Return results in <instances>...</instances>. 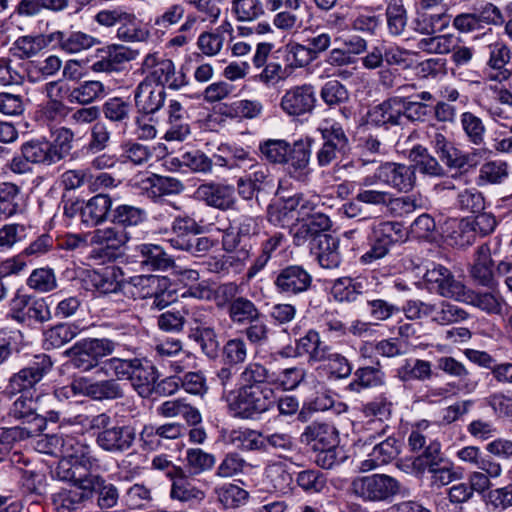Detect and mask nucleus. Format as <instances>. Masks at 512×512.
Masks as SVG:
<instances>
[{
    "label": "nucleus",
    "mask_w": 512,
    "mask_h": 512,
    "mask_svg": "<svg viewBox=\"0 0 512 512\" xmlns=\"http://www.w3.org/2000/svg\"><path fill=\"white\" fill-rule=\"evenodd\" d=\"M297 200L288 197L282 201L272 203L267 209L268 221L280 227L288 226L293 220H296Z\"/></svg>",
    "instance_id": "55"
},
{
    "label": "nucleus",
    "mask_w": 512,
    "mask_h": 512,
    "mask_svg": "<svg viewBox=\"0 0 512 512\" xmlns=\"http://www.w3.org/2000/svg\"><path fill=\"white\" fill-rule=\"evenodd\" d=\"M81 487L89 492V499L93 492L98 494V504L103 508H111L117 504L119 494L117 488L98 475H88L81 481Z\"/></svg>",
    "instance_id": "36"
},
{
    "label": "nucleus",
    "mask_w": 512,
    "mask_h": 512,
    "mask_svg": "<svg viewBox=\"0 0 512 512\" xmlns=\"http://www.w3.org/2000/svg\"><path fill=\"white\" fill-rule=\"evenodd\" d=\"M312 283V275L301 265H288L277 271L273 278L276 292L286 297L306 293Z\"/></svg>",
    "instance_id": "11"
},
{
    "label": "nucleus",
    "mask_w": 512,
    "mask_h": 512,
    "mask_svg": "<svg viewBox=\"0 0 512 512\" xmlns=\"http://www.w3.org/2000/svg\"><path fill=\"white\" fill-rule=\"evenodd\" d=\"M338 441L337 429L326 422H312L304 428L300 435V442L312 445L313 449L336 447Z\"/></svg>",
    "instance_id": "26"
},
{
    "label": "nucleus",
    "mask_w": 512,
    "mask_h": 512,
    "mask_svg": "<svg viewBox=\"0 0 512 512\" xmlns=\"http://www.w3.org/2000/svg\"><path fill=\"white\" fill-rule=\"evenodd\" d=\"M68 92L67 99L70 103L87 105L105 95V87L102 82L96 80L84 81Z\"/></svg>",
    "instance_id": "52"
},
{
    "label": "nucleus",
    "mask_w": 512,
    "mask_h": 512,
    "mask_svg": "<svg viewBox=\"0 0 512 512\" xmlns=\"http://www.w3.org/2000/svg\"><path fill=\"white\" fill-rule=\"evenodd\" d=\"M460 125L466 140L474 146L485 145L486 127L483 120L472 112L460 115Z\"/></svg>",
    "instance_id": "54"
},
{
    "label": "nucleus",
    "mask_w": 512,
    "mask_h": 512,
    "mask_svg": "<svg viewBox=\"0 0 512 512\" xmlns=\"http://www.w3.org/2000/svg\"><path fill=\"white\" fill-rule=\"evenodd\" d=\"M79 323H60L44 331V346L47 350L64 346L75 339L82 331Z\"/></svg>",
    "instance_id": "40"
},
{
    "label": "nucleus",
    "mask_w": 512,
    "mask_h": 512,
    "mask_svg": "<svg viewBox=\"0 0 512 512\" xmlns=\"http://www.w3.org/2000/svg\"><path fill=\"white\" fill-rule=\"evenodd\" d=\"M47 43L42 34L23 35L18 37L9 48V55L18 60H26L37 56Z\"/></svg>",
    "instance_id": "44"
},
{
    "label": "nucleus",
    "mask_w": 512,
    "mask_h": 512,
    "mask_svg": "<svg viewBox=\"0 0 512 512\" xmlns=\"http://www.w3.org/2000/svg\"><path fill=\"white\" fill-rule=\"evenodd\" d=\"M237 232L225 230L222 235V248L232 253L242 242L243 238H250L260 233V219L258 217L242 215L237 220Z\"/></svg>",
    "instance_id": "29"
},
{
    "label": "nucleus",
    "mask_w": 512,
    "mask_h": 512,
    "mask_svg": "<svg viewBox=\"0 0 512 512\" xmlns=\"http://www.w3.org/2000/svg\"><path fill=\"white\" fill-rule=\"evenodd\" d=\"M7 416L22 424L46 429V418L37 412V403L32 397L20 395L10 406Z\"/></svg>",
    "instance_id": "32"
},
{
    "label": "nucleus",
    "mask_w": 512,
    "mask_h": 512,
    "mask_svg": "<svg viewBox=\"0 0 512 512\" xmlns=\"http://www.w3.org/2000/svg\"><path fill=\"white\" fill-rule=\"evenodd\" d=\"M187 471L192 476L211 471L216 464V457L200 448H188L185 455Z\"/></svg>",
    "instance_id": "57"
},
{
    "label": "nucleus",
    "mask_w": 512,
    "mask_h": 512,
    "mask_svg": "<svg viewBox=\"0 0 512 512\" xmlns=\"http://www.w3.org/2000/svg\"><path fill=\"white\" fill-rule=\"evenodd\" d=\"M147 218L146 211L138 206L120 204L111 210V223L121 229L135 227L142 224Z\"/></svg>",
    "instance_id": "48"
},
{
    "label": "nucleus",
    "mask_w": 512,
    "mask_h": 512,
    "mask_svg": "<svg viewBox=\"0 0 512 512\" xmlns=\"http://www.w3.org/2000/svg\"><path fill=\"white\" fill-rule=\"evenodd\" d=\"M403 111V97L394 96L372 107L367 113V119L374 126L388 129L403 124Z\"/></svg>",
    "instance_id": "16"
},
{
    "label": "nucleus",
    "mask_w": 512,
    "mask_h": 512,
    "mask_svg": "<svg viewBox=\"0 0 512 512\" xmlns=\"http://www.w3.org/2000/svg\"><path fill=\"white\" fill-rule=\"evenodd\" d=\"M437 369L450 377L459 380L460 389L466 393L473 392L478 386V380L466 366L451 356L439 357L436 361Z\"/></svg>",
    "instance_id": "34"
},
{
    "label": "nucleus",
    "mask_w": 512,
    "mask_h": 512,
    "mask_svg": "<svg viewBox=\"0 0 512 512\" xmlns=\"http://www.w3.org/2000/svg\"><path fill=\"white\" fill-rule=\"evenodd\" d=\"M130 239L129 234L117 225L98 228L90 232V244L116 251Z\"/></svg>",
    "instance_id": "41"
},
{
    "label": "nucleus",
    "mask_w": 512,
    "mask_h": 512,
    "mask_svg": "<svg viewBox=\"0 0 512 512\" xmlns=\"http://www.w3.org/2000/svg\"><path fill=\"white\" fill-rule=\"evenodd\" d=\"M167 113L170 127L165 134L166 140L185 139L190 134L187 111L179 101L170 100Z\"/></svg>",
    "instance_id": "38"
},
{
    "label": "nucleus",
    "mask_w": 512,
    "mask_h": 512,
    "mask_svg": "<svg viewBox=\"0 0 512 512\" xmlns=\"http://www.w3.org/2000/svg\"><path fill=\"white\" fill-rule=\"evenodd\" d=\"M491 244L492 242L489 241L478 247L470 270L471 277L477 284L489 288L497 285L496 275H498L497 270L493 269Z\"/></svg>",
    "instance_id": "22"
},
{
    "label": "nucleus",
    "mask_w": 512,
    "mask_h": 512,
    "mask_svg": "<svg viewBox=\"0 0 512 512\" xmlns=\"http://www.w3.org/2000/svg\"><path fill=\"white\" fill-rule=\"evenodd\" d=\"M385 384V373L377 367H360L354 372V379L348 384L351 392L360 393L364 389L379 387Z\"/></svg>",
    "instance_id": "49"
},
{
    "label": "nucleus",
    "mask_w": 512,
    "mask_h": 512,
    "mask_svg": "<svg viewBox=\"0 0 512 512\" xmlns=\"http://www.w3.org/2000/svg\"><path fill=\"white\" fill-rule=\"evenodd\" d=\"M62 68V60L56 55H49L43 60L27 63V76L31 82H38L55 76Z\"/></svg>",
    "instance_id": "56"
},
{
    "label": "nucleus",
    "mask_w": 512,
    "mask_h": 512,
    "mask_svg": "<svg viewBox=\"0 0 512 512\" xmlns=\"http://www.w3.org/2000/svg\"><path fill=\"white\" fill-rule=\"evenodd\" d=\"M316 106V95L311 84L291 87L283 94L280 107L284 113L293 117L311 114Z\"/></svg>",
    "instance_id": "14"
},
{
    "label": "nucleus",
    "mask_w": 512,
    "mask_h": 512,
    "mask_svg": "<svg viewBox=\"0 0 512 512\" xmlns=\"http://www.w3.org/2000/svg\"><path fill=\"white\" fill-rule=\"evenodd\" d=\"M427 137L430 146L447 168L460 173H467L469 170L476 168V154L463 152L455 147L438 128L431 126L427 130Z\"/></svg>",
    "instance_id": "6"
},
{
    "label": "nucleus",
    "mask_w": 512,
    "mask_h": 512,
    "mask_svg": "<svg viewBox=\"0 0 512 512\" xmlns=\"http://www.w3.org/2000/svg\"><path fill=\"white\" fill-rule=\"evenodd\" d=\"M286 243V238L283 233L275 232L270 235L261 244L260 254L256 257L252 265L247 270V278L250 280L254 278L260 271H262L274 253L282 248Z\"/></svg>",
    "instance_id": "45"
},
{
    "label": "nucleus",
    "mask_w": 512,
    "mask_h": 512,
    "mask_svg": "<svg viewBox=\"0 0 512 512\" xmlns=\"http://www.w3.org/2000/svg\"><path fill=\"white\" fill-rule=\"evenodd\" d=\"M327 346L317 330L309 329L304 336L296 339L295 352L298 356H307L308 363L314 366Z\"/></svg>",
    "instance_id": "46"
},
{
    "label": "nucleus",
    "mask_w": 512,
    "mask_h": 512,
    "mask_svg": "<svg viewBox=\"0 0 512 512\" xmlns=\"http://www.w3.org/2000/svg\"><path fill=\"white\" fill-rule=\"evenodd\" d=\"M112 199L108 194H97L91 197L81 208L82 222L96 226L111 217Z\"/></svg>",
    "instance_id": "35"
},
{
    "label": "nucleus",
    "mask_w": 512,
    "mask_h": 512,
    "mask_svg": "<svg viewBox=\"0 0 512 512\" xmlns=\"http://www.w3.org/2000/svg\"><path fill=\"white\" fill-rule=\"evenodd\" d=\"M228 442L242 451L266 450L262 433L249 428L233 429L228 435Z\"/></svg>",
    "instance_id": "50"
},
{
    "label": "nucleus",
    "mask_w": 512,
    "mask_h": 512,
    "mask_svg": "<svg viewBox=\"0 0 512 512\" xmlns=\"http://www.w3.org/2000/svg\"><path fill=\"white\" fill-rule=\"evenodd\" d=\"M49 40L68 54L80 53L101 44L98 38L82 31H55L49 35Z\"/></svg>",
    "instance_id": "24"
},
{
    "label": "nucleus",
    "mask_w": 512,
    "mask_h": 512,
    "mask_svg": "<svg viewBox=\"0 0 512 512\" xmlns=\"http://www.w3.org/2000/svg\"><path fill=\"white\" fill-rule=\"evenodd\" d=\"M141 68L146 73L144 80L162 86L164 89L179 90L188 84L186 74L177 70L171 59L165 58L157 52L147 54Z\"/></svg>",
    "instance_id": "5"
},
{
    "label": "nucleus",
    "mask_w": 512,
    "mask_h": 512,
    "mask_svg": "<svg viewBox=\"0 0 512 512\" xmlns=\"http://www.w3.org/2000/svg\"><path fill=\"white\" fill-rule=\"evenodd\" d=\"M468 318L469 313L466 310L447 300H438L431 304L430 321L436 325H453Z\"/></svg>",
    "instance_id": "37"
},
{
    "label": "nucleus",
    "mask_w": 512,
    "mask_h": 512,
    "mask_svg": "<svg viewBox=\"0 0 512 512\" xmlns=\"http://www.w3.org/2000/svg\"><path fill=\"white\" fill-rule=\"evenodd\" d=\"M400 448L401 444L395 437L387 436L384 440L376 443L367 458L360 463V471H372L390 463L399 455Z\"/></svg>",
    "instance_id": "23"
},
{
    "label": "nucleus",
    "mask_w": 512,
    "mask_h": 512,
    "mask_svg": "<svg viewBox=\"0 0 512 512\" xmlns=\"http://www.w3.org/2000/svg\"><path fill=\"white\" fill-rule=\"evenodd\" d=\"M393 403L392 401L385 395L380 394L377 397L373 398L371 401L365 403L361 411L366 418H372L368 423L369 424H379V429L370 434L365 443H373L374 441L384 437L388 431L390 430V426L385 422L389 420L392 416Z\"/></svg>",
    "instance_id": "15"
},
{
    "label": "nucleus",
    "mask_w": 512,
    "mask_h": 512,
    "mask_svg": "<svg viewBox=\"0 0 512 512\" xmlns=\"http://www.w3.org/2000/svg\"><path fill=\"white\" fill-rule=\"evenodd\" d=\"M339 241L332 235H319L315 237L311 252L316 256L321 267L326 269L337 268L341 262Z\"/></svg>",
    "instance_id": "31"
},
{
    "label": "nucleus",
    "mask_w": 512,
    "mask_h": 512,
    "mask_svg": "<svg viewBox=\"0 0 512 512\" xmlns=\"http://www.w3.org/2000/svg\"><path fill=\"white\" fill-rule=\"evenodd\" d=\"M52 366L53 362L48 355H37L34 361L11 375L7 391L16 394L34 388L50 372Z\"/></svg>",
    "instance_id": "9"
},
{
    "label": "nucleus",
    "mask_w": 512,
    "mask_h": 512,
    "mask_svg": "<svg viewBox=\"0 0 512 512\" xmlns=\"http://www.w3.org/2000/svg\"><path fill=\"white\" fill-rule=\"evenodd\" d=\"M259 151L267 162L283 165L288 163L290 143L284 139H267L260 142Z\"/></svg>",
    "instance_id": "62"
},
{
    "label": "nucleus",
    "mask_w": 512,
    "mask_h": 512,
    "mask_svg": "<svg viewBox=\"0 0 512 512\" xmlns=\"http://www.w3.org/2000/svg\"><path fill=\"white\" fill-rule=\"evenodd\" d=\"M227 314L233 324L245 326L248 322L260 317L262 312L252 300L240 296L236 302L227 307Z\"/></svg>",
    "instance_id": "51"
},
{
    "label": "nucleus",
    "mask_w": 512,
    "mask_h": 512,
    "mask_svg": "<svg viewBox=\"0 0 512 512\" xmlns=\"http://www.w3.org/2000/svg\"><path fill=\"white\" fill-rule=\"evenodd\" d=\"M27 201L20 186L13 182L0 183V216L5 219L23 215Z\"/></svg>",
    "instance_id": "27"
},
{
    "label": "nucleus",
    "mask_w": 512,
    "mask_h": 512,
    "mask_svg": "<svg viewBox=\"0 0 512 512\" xmlns=\"http://www.w3.org/2000/svg\"><path fill=\"white\" fill-rule=\"evenodd\" d=\"M363 292V282L350 277H343L335 280L331 288V294L338 302H355Z\"/></svg>",
    "instance_id": "58"
},
{
    "label": "nucleus",
    "mask_w": 512,
    "mask_h": 512,
    "mask_svg": "<svg viewBox=\"0 0 512 512\" xmlns=\"http://www.w3.org/2000/svg\"><path fill=\"white\" fill-rule=\"evenodd\" d=\"M194 196L207 206L223 212L236 209L238 202L233 185L215 181L200 184Z\"/></svg>",
    "instance_id": "12"
},
{
    "label": "nucleus",
    "mask_w": 512,
    "mask_h": 512,
    "mask_svg": "<svg viewBox=\"0 0 512 512\" xmlns=\"http://www.w3.org/2000/svg\"><path fill=\"white\" fill-rule=\"evenodd\" d=\"M65 91V87L60 81L46 83L45 93L47 101L39 109L40 117L44 122H60L67 116L70 109L62 100Z\"/></svg>",
    "instance_id": "17"
},
{
    "label": "nucleus",
    "mask_w": 512,
    "mask_h": 512,
    "mask_svg": "<svg viewBox=\"0 0 512 512\" xmlns=\"http://www.w3.org/2000/svg\"><path fill=\"white\" fill-rule=\"evenodd\" d=\"M312 152V140L300 139L290 144L288 154L289 174L299 181H306L309 175V163Z\"/></svg>",
    "instance_id": "25"
},
{
    "label": "nucleus",
    "mask_w": 512,
    "mask_h": 512,
    "mask_svg": "<svg viewBox=\"0 0 512 512\" xmlns=\"http://www.w3.org/2000/svg\"><path fill=\"white\" fill-rule=\"evenodd\" d=\"M275 402V392L271 387H239L228 407L233 417L256 420L270 411Z\"/></svg>",
    "instance_id": "4"
},
{
    "label": "nucleus",
    "mask_w": 512,
    "mask_h": 512,
    "mask_svg": "<svg viewBox=\"0 0 512 512\" xmlns=\"http://www.w3.org/2000/svg\"><path fill=\"white\" fill-rule=\"evenodd\" d=\"M20 151L32 164L51 166L56 164L50 147V141L45 138L32 139L24 142Z\"/></svg>",
    "instance_id": "47"
},
{
    "label": "nucleus",
    "mask_w": 512,
    "mask_h": 512,
    "mask_svg": "<svg viewBox=\"0 0 512 512\" xmlns=\"http://www.w3.org/2000/svg\"><path fill=\"white\" fill-rule=\"evenodd\" d=\"M402 484L388 474L373 473L352 478L349 493L363 503H389L401 494Z\"/></svg>",
    "instance_id": "3"
},
{
    "label": "nucleus",
    "mask_w": 512,
    "mask_h": 512,
    "mask_svg": "<svg viewBox=\"0 0 512 512\" xmlns=\"http://www.w3.org/2000/svg\"><path fill=\"white\" fill-rule=\"evenodd\" d=\"M509 176V166L503 160H491L482 164L477 177L478 186L500 184Z\"/></svg>",
    "instance_id": "60"
},
{
    "label": "nucleus",
    "mask_w": 512,
    "mask_h": 512,
    "mask_svg": "<svg viewBox=\"0 0 512 512\" xmlns=\"http://www.w3.org/2000/svg\"><path fill=\"white\" fill-rule=\"evenodd\" d=\"M166 92L162 86L142 80L134 91V103L137 112L150 115L159 111L165 102Z\"/></svg>",
    "instance_id": "18"
},
{
    "label": "nucleus",
    "mask_w": 512,
    "mask_h": 512,
    "mask_svg": "<svg viewBox=\"0 0 512 512\" xmlns=\"http://www.w3.org/2000/svg\"><path fill=\"white\" fill-rule=\"evenodd\" d=\"M116 36L124 42L145 41L149 37V31L139 26L134 13L127 11L125 19L119 23Z\"/></svg>",
    "instance_id": "64"
},
{
    "label": "nucleus",
    "mask_w": 512,
    "mask_h": 512,
    "mask_svg": "<svg viewBox=\"0 0 512 512\" xmlns=\"http://www.w3.org/2000/svg\"><path fill=\"white\" fill-rule=\"evenodd\" d=\"M89 499V492L85 488L61 489L53 494V505L57 512H82L84 503Z\"/></svg>",
    "instance_id": "42"
},
{
    "label": "nucleus",
    "mask_w": 512,
    "mask_h": 512,
    "mask_svg": "<svg viewBox=\"0 0 512 512\" xmlns=\"http://www.w3.org/2000/svg\"><path fill=\"white\" fill-rule=\"evenodd\" d=\"M170 497L181 502L202 501L205 493L197 488L187 477L182 468H174Z\"/></svg>",
    "instance_id": "39"
},
{
    "label": "nucleus",
    "mask_w": 512,
    "mask_h": 512,
    "mask_svg": "<svg viewBox=\"0 0 512 512\" xmlns=\"http://www.w3.org/2000/svg\"><path fill=\"white\" fill-rule=\"evenodd\" d=\"M89 426L95 431L98 447L111 454L128 451L136 440V430L133 426L114 421L106 413L93 416Z\"/></svg>",
    "instance_id": "2"
},
{
    "label": "nucleus",
    "mask_w": 512,
    "mask_h": 512,
    "mask_svg": "<svg viewBox=\"0 0 512 512\" xmlns=\"http://www.w3.org/2000/svg\"><path fill=\"white\" fill-rule=\"evenodd\" d=\"M158 378V370L149 360L137 358L128 381L140 397L149 398Z\"/></svg>",
    "instance_id": "21"
},
{
    "label": "nucleus",
    "mask_w": 512,
    "mask_h": 512,
    "mask_svg": "<svg viewBox=\"0 0 512 512\" xmlns=\"http://www.w3.org/2000/svg\"><path fill=\"white\" fill-rule=\"evenodd\" d=\"M117 347L118 343L110 338L88 337L75 342L64 354L71 366L82 372L95 369L96 375L114 376L117 382L129 380L137 357H111Z\"/></svg>",
    "instance_id": "1"
},
{
    "label": "nucleus",
    "mask_w": 512,
    "mask_h": 512,
    "mask_svg": "<svg viewBox=\"0 0 512 512\" xmlns=\"http://www.w3.org/2000/svg\"><path fill=\"white\" fill-rule=\"evenodd\" d=\"M316 369L330 380L348 378L353 370L352 363L342 353L328 345L316 361Z\"/></svg>",
    "instance_id": "19"
},
{
    "label": "nucleus",
    "mask_w": 512,
    "mask_h": 512,
    "mask_svg": "<svg viewBox=\"0 0 512 512\" xmlns=\"http://www.w3.org/2000/svg\"><path fill=\"white\" fill-rule=\"evenodd\" d=\"M98 51L104 55L91 65V70L96 73L119 71L125 63L136 57L134 50L118 44H110Z\"/></svg>",
    "instance_id": "20"
},
{
    "label": "nucleus",
    "mask_w": 512,
    "mask_h": 512,
    "mask_svg": "<svg viewBox=\"0 0 512 512\" xmlns=\"http://www.w3.org/2000/svg\"><path fill=\"white\" fill-rule=\"evenodd\" d=\"M464 297L465 300H460V302L472 304L488 314L501 315L507 306L505 299L495 292L474 293L466 287Z\"/></svg>",
    "instance_id": "43"
},
{
    "label": "nucleus",
    "mask_w": 512,
    "mask_h": 512,
    "mask_svg": "<svg viewBox=\"0 0 512 512\" xmlns=\"http://www.w3.org/2000/svg\"><path fill=\"white\" fill-rule=\"evenodd\" d=\"M424 281L442 298L460 302L465 300L466 285L455 278L453 273L443 265L433 264L424 274Z\"/></svg>",
    "instance_id": "10"
},
{
    "label": "nucleus",
    "mask_w": 512,
    "mask_h": 512,
    "mask_svg": "<svg viewBox=\"0 0 512 512\" xmlns=\"http://www.w3.org/2000/svg\"><path fill=\"white\" fill-rule=\"evenodd\" d=\"M488 60L485 76L490 82L504 83L512 78V68L508 65L512 59V51L504 41H496L487 46Z\"/></svg>",
    "instance_id": "13"
},
{
    "label": "nucleus",
    "mask_w": 512,
    "mask_h": 512,
    "mask_svg": "<svg viewBox=\"0 0 512 512\" xmlns=\"http://www.w3.org/2000/svg\"><path fill=\"white\" fill-rule=\"evenodd\" d=\"M377 181L397 190L407 193L411 191L416 183L415 169L412 165L395 162H385L377 167L373 175L362 179L361 185L369 187Z\"/></svg>",
    "instance_id": "7"
},
{
    "label": "nucleus",
    "mask_w": 512,
    "mask_h": 512,
    "mask_svg": "<svg viewBox=\"0 0 512 512\" xmlns=\"http://www.w3.org/2000/svg\"><path fill=\"white\" fill-rule=\"evenodd\" d=\"M171 231L173 236L169 239L170 245L184 251L193 236L203 232L202 226L191 216L178 215L171 223Z\"/></svg>",
    "instance_id": "30"
},
{
    "label": "nucleus",
    "mask_w": 512,
    "mask_h": 512,
    "mask_svg": "<svg viewBox=\"0 0 512 512\" xmlns=\"http://www.w3.org/2000/svg\"><path fill=\"white\" fill-rule=\"evenodd\" d=\"M26 285L36 293L45 294L54 291L58 287V281L52 268L41 267L30 273Z\"/></svg>",
    "instance_id": "59"
},
{
    "label": "nucleus",
    "mask_w": 512,
    "mask_h": 512,
    "mask_svg": "<svg viewBox=\"0 0 512 512\" xmlns=\"http://www.w3.org/2000/svg\"><path fill=\"white\" fill-rule=\"evenodd\" d=\"M402 226L394 221H381L372 226V244L370 249L360 257V263L373 264L384 258L394 244L402 239Z\"/></svg>",
    "instance_id": "8"
},
{
    "label": "nucleus",
    "mask_w": 512,
    "mask_h": 512,
    "mask_svg": "<svg viewBox=\"0 0 512 512\" xmlns=\"http://www.w3.org/2000/svg\"><path fill=\"white\" fill-rule=\"evenodd\" d=\"M272 374L259 362H250L245 365L239 375V387H268L271 383Z\"/></svg>",
    "instance_id": "61"
},
{
    "label": "nucleus",
    "mask_w": 512,
    "mask_h": 512,
    "mask_svg": "<svg viewBox=\"0 0 512 512\" xmlns=\"http://www.w3.org/2000/svg\"><path fill=\"white\" fill-rule=\"evenodd\" d=\"M222 362L225 365L240 366L248 358V344L242 337L228 339L221 351Z\"/></svg>",
    "instance_id": "63"
},
{
    "label": "nucleus",
    "mask_w": 512,
    "mask_h": 512,
    "mask_svg": "<svg viewBox=\"0 0 512 512\" xmlns=\"http://www.w3.org/2000/svg\"><path fill=\"white\" fill-rule=\"evenodd\" d=\"M84 392L88 397L98 401L115 400L124 396L121 384L113 378L88 383Z\"/></svg>",
    "instance_id": "53"
},
{
    "label": "nucleus",
    "mask_w": 512,
    "mask_h": 512,
    "mask_svg": "<svg viewBox=\"0 0 512 512\" xmlns=\"http://www.w3.org/2000/svg\"><path fill=\"white\" fill-rule=\"evenodd\" d=\"M408 158L413 163L412 167L415 172L418 171L421 175L437 179L447 176L445 167L423 145H415L409 151Z\"/></svg>",
    "instance_id": "28"
},
{
    "label": "nucleus",
    "mask_w": 512,
    "mask_h": 512,
    "mask_svg": "<svg viewBox=\"0 0 512 512\" xmlns=\"http://www.w3.org/2000/svg\"><path fill=\"white\" fill-rule=\"evenodd\" d=\"M136 250L142 268L147 271H166L175 265L174 259L160 245L145 243L137 246Z\"/></svg>",
    "instance_id": "33"
}]
</instances>
